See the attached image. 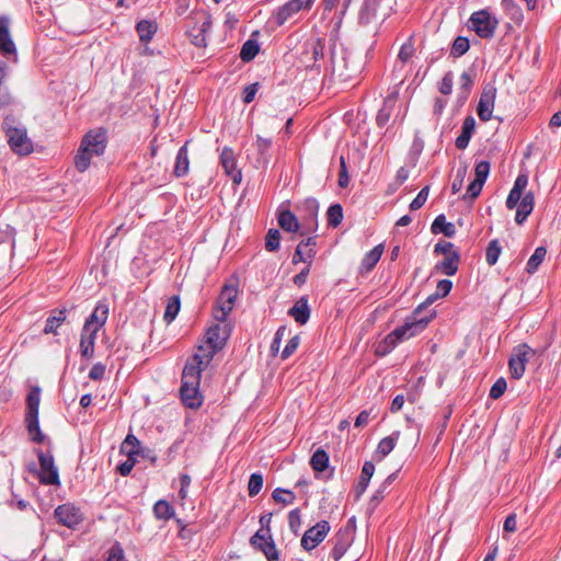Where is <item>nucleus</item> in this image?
I'll use <instances>...</instances> for the list:
<instances>
[{"label": "nucleus", "mask_w": 561, "mask_h": 561, "mask_svg": "<svg viewBox=\"0 0 561 561\" xmlns=\"http://www.w3.org/2000/svg\"><path fill=\"white\" fill-rule=\"evenodd\" d=\"M237 296L238 290L234 286L226 285L221 289L213 311L217 323L206 331L204 343L197 346L195 354L191 357L194 363L209 366L215 354L224 347L230 334L227 317L233 309Z\"/></svg>", "instance_id": "f257e3e1"}, {"label": "nucleus", "mask_w": 561, "mask_h": 561, "mask_svg": "<svg viewBox=\"0 0 561 561\" xmlns=\"http://www.w3.org/2000/svg\"><path fill=\"white\" fill-rule=\"evenodd\" d=\"M108 318V306L98 302L93 312L85 320L80 335V354L90 359L94 355V345L98 332L104 327Z\"/></svg>", "instance_id": "f03ea898"}, {"label": "nucleus", "mask_w": 561, "mask_h": 561, "mask_svg": "<svg viewBox=\"0 0 561 561\" xmlns=\"http://www.w3.org/2000/svg\"><path fill=\"white\" fill-rule=\"evenodd\" d=\"M207 367L194 363L190 358L183 368L180 394L183 404L190 409H198L203 403V396L199 391L201 374Z\"/></svg>", "instance_id": "7ed1b4c3"}, {"label": "nucleus", "mask_w": 561, "mask_h": 561, "mask_svg": "<svg viewBox=\"0 0 561 561\" xmlns=\"http://www.w3.org/2000/svg\"><path fill=\"white\" fill-rule=\"evenodd\" d=\"M106 147V133L102 129L91 130L82 138L80 147L75 156V165L78 171H85L93 157L101 156Z\"/></svg>", "instance_id": "20e7f679"}, {"label": "nucleus", "mask_w": 561, "mask_h": 561, "mask_svg": "<svg viewBox=\"0 0 561 561\" xmlns=\"http://www.w3.org/2000/svg\"><path fill=\"white\" fill-rule=\"evenodd\" d=\"M39 398L41 392L39 388L35 387L32 388L31 391L27 394L26 398V414H25V422L28 430V433L31 435V438L35 443H43L45 439L44 434L39 430V422H38V409H39Z\"/></svg>", "instance_id": "39448f33"}, {"label": "nucleus", "mask_w": 561, "mask_h": 561, "mask_svg": "<svg viewBox=\"0 0 561 561\" xmlns=\"http://www.w3.org/2000/svg\"><path fill=\"white\" fill-rule=\"evenodd\" d=\"M471 28L481 38H491L499 25L495 16L491 15L486 10L473 12L470 16Z\"/></svg>", "instance_id": "423d86ee"}, {"label": "nucleus", "mask_w": 561, "mask_h": 561, "mask_svg": "<svg viewBox=\"0 0 561 561\" xmlns=\"http://www.w3.org/2000/svg\"><path fill=\"white\" fill-rule=\"evenodd\" d=\"M535 355V351L527 344H519L513 348L508 360V369L512 378L520 379L525 373L526 364Z\"/></svg>", "instance_id": "0eeeda50"}, {"label": "nucleus", "mask_w": 561, "mask_h": 561, "mask_svg": "<svg viewBox=\"0 0 561 561\" xmlns=\"http://www.w3.org/2000/svg\"><path fill=\"white\" fill-rule=\"evenodd\" d=\"M434 314L435 313L432 311L430 316L424 318L413 317L412 321L405 322L402 327L396 328L390 333L398 343L413 337L426 328L428 322L433 319Z\"/></svg>", "instance_id": "6e6552de"}, {"label": "nucleus", "mask_w": 561, "mask_h": 561, "mask_svg": "<svg viewBox=\"0 0 561 561\" xmlns=\"http://www.w3.org/2000/svg\"><path fill=\"white\" fill-rule=\"evenodd\" d=\"M353 540L354 531L351 528L344 527L339 529L329 541L332 545L331 558L334 561H340L351 547Z\"/></svg>", "instance_id": "1a4fd4ad"}, {"label": "nucleus", "mask_w": 561, "mask_h": 561, "mask_svg": "<svg viewBox=\"0 0 561 561\" xmlns=\"http://www.w3.org/2000/svg\"><path fill=\"white\" fill-rule=\"evenodd\" d=\"M331 527L329 522L321 520L310 527L301 538V546L305 550L310 551L321 543L328 536Z\"/></svg>", "instance_id": "9d476101"}, {"label": "nucleus", "mask_w": 561, "mask_h": 561, "mask_svg": "<svg viewBox=\"0 0 561 561\" xmlns=\"http://www.w3.org/2000/svg\"><path fill=\"white\" fill-rule=\"evenodd\" d=\"M325 43L322 38H312L305 43V50L300 56V61L307 68H314L317 61L324 57Z\"/></svg>", "instance_id": "9b49d317"}, {"label": "nucleus", "mask_w": 561, "mask_h": 561, "mask_svg": "<svg viewBox=\"0 0 561 561\" xmlns=\"http://www.w3.org/2000/svg\"><path fill=\"white\" fill-rule=\"evenodd\" d=\"M37 457L41 466V472H39V481L43 484H54L58 485L60 483L59 481V474L58 470L55 467L54 458L50 454H45L42 450L37 451Z\"/></svg>", "instance_id": "f8f14e48"}, {"label": "nucleus", "mask_w": 561, "mask_h": 561, "mask_svg": "<svg viewBox=\"0 0 561 561\" xmlns=\"http://www.w3.org/2000/svg\"><path fill=\"white\" fill-rule=\"evenodd\" d=\"M314 0H289L279 7L275 13L274 19L278 26L286 23L291 16L297 14L304 9H310Z\"/></svg>", "instance_id": "ddd939ff"}, {"label": "nucleus", "mask_w": 561, "mask_h": 561, "mask_svg": "<svg viewBox=\"0 0 561 561\" xmlns=\"http://www.w3.org/2000/svg\"><path fill=\"white\" fill-rule=\"evenodd\" d=\"M496 98V88L493 84H486L480 95L477 113L482 122H489L492 118L494 103Z\"/></svg>", "instance_id": "4468645a"}, {"label": "nucleus", "mask_w": 561, "mask_h": 561, "mask_svg": "<svg viewBox=\"0 0 561 561\" xmlns=\"http://www.w3.org/2000/svg\"><path fill=\"white\" fill-rule=\"evenodd\" d=\"M8 142L11 149L19 154H28L32 149V141L24 128H9L7 130Z\"/></svg>", "instance_id": "2eb2a0df"}, {"label": "nucleus", "mask_w": 561, "mask_h": 561, "mask_svg": "<svg viewBox=\"0 0 561 561\" xmlns=\"http://www.w3.org/2000/svg\"><path fill=\"white\" fill-rule=\"evenodd\" d=\"M55 516L61 525L68 528H75L83 519L80 508L70 503L59 505L55 510Z\"/></svg>", "instance_id": "dca6fc26"}, {"label": "nucleus", "mask_w": 561, "mask_h": 561, "mask_svg": "<svg viewBox=\"0 0 561 561\" xmlns=\"http://www.w3.org/2000/svg\"><path fill=\"white\" fill-rule=\"evenodd\" d=\"M263 529L256 531L250 539V542L256 549H260L268 561H278V551L270 534H262Z\"/></svg>", "instance_id": "f3484780"}, {"label": "nucleus", "mask_w": 561, "mask_h": 561, "mask_svg": "<svg viewBox=\"0 0 561 561\" xmlns=\"http://www.w3.org/2000/svg\"><path fill=\"white\" fill-rule=\"evenodd\" d=\"M263 529L256 531L250 539V542L256 549H260L268 561H278V551L270 534H262Z\"/></svg>", "instance_id": "a211bd4d"}, {"label": "nucleus", "mask_w": 561, "mask_h": 561, "mask_svg": "<svg viewBox=\"0 0 561 561\" xmlns=\"http://www.w3.org/2000/svg\"><path fill=\"white\" fill-rule=\"evenodd\" d=\"M263 529L256 531L250 539V542L256 549H260L268 561H278V551L270 534H262Z\"/></svg>", "instance_id": "6ab92c4d"}, {"label": "nucleus", "mask_w": 561, "mask_h": 561, "mask_svg": "<svg viewBox=\"0 0 561 561\" xmlns=\"http://www.w3.org/2000/svg\"><path fill=\"white\" fill-rule=\"evenodd\" d=\"M220 164L225 173L232 180L234 184H240L242 173L237 168V158L232 149L225 147L220 153Z\"/></svg>", "instance_id": "aec40b11"}, {"label": "nucleus", "mask_w": 561, "mask_h": 561, "mask_svg": "<svg viewBox=\"0 0 561 561\" xmlns=\"http://www.w3.org/2000/svg\"><path fill=\"white\" fill-rule=\"evenodd\" d=\"M9 26L10 19L7 16H0V53L3 55L15 51V45L11 38Z\"/></svg>", "instance_id": "412c9836"}, {"label": "nucleus", "mask_w": 561, "mask_h": 561, "mask_svg": "<svg viewBox=\"0 0 561 561\" xmlns=\"http://www.w3.org/2000/svg\"><path fill=\"white\" fill-rule=\"evenodd\" d=\"M288 314L299 324H305L310 318V308L307 297H300L288 310Z\"/></svg>", "instance_id": "4be33fe9"}, {"label": "nucleus", "mask_w": 561, "mask_h": 561, "mask_svg": "<svg viewBox=\"0 0 561 561\" xmlns=\"http://www.w3.org/2000/svg\"><path fill=\"white\" fill-rule=\"evenodd\" d=\"M535 205V195L533 192H527L522 201L518 203L515 220L518 225H523L527 217L531 214Z\"/></svg>", "instance_id": "5701e85b"}, {"label": "nucleus", "mask_w": 561, "mask_h": 561, "mask_svg": "<svg viewBox=\"0 0 561 561\" xmlns=\"http://www.w3.org/2000/svg\"><path fill=\"white\" fill-rule=\"evenodd\" d=\"M383 253V244L376 245L373 250L367 252L358 267L360 274L369 273L376 264L379 262L381 255Z\"/></svg>", "instance_id": "b1692460"}, {"label": "nucleus", "mask_w": 561, "mask_h": 561, "mask_svg": "<svg viewBox=\"0 0 561 561\" xmlns=\"http://www.w3.org/2000/svg\"><path fill=\"white\" fill-rule=\"evenodd\" d=\"M476 122L471 116L466 117L462 124L461 134L456 138L455 145L458 149H466L474 130Z\"/></svg>", "instance_id": "393cba45"}, {"label": "nucleus", "mask_w": 561, "mask_h": 561, "mask_svg": "<svg viewBox=\"0 0 561 561\" xmlns=\"http://www.w3.org/2000/svg\"><path fill=\"white\" fill-rule=\"evenodd\" d=\"M396 102H397V93H391L390 95H388L385 99L383 104H382L381 108L378 111V114L376 117V122L379 127H383L389 122Z\"/></svg>", "instance_id": "a878e982"}, {"label": "nucleus", "mask_w": 561, "mask_h": 561, "mask_svg": "<svg viewBox=\"0 0 561 561\" xmlns=\"http://www.w3.org/2000/svg\"><path fill=\"white\" fill-rule=\"evenodd\" d=\"M190 169V160H188V150H187V142L183 145L178 153H176V160L174 165V175L176 178L184 176L187 174Z\"/></svg>", "instance_id": "bb28decb"}, {"label": "nucleus", "mask_w": 561, "mask_h": 561, "mask_svg": "<svg viewBox=\"0 0 561 561\" xmlns=\"http://www.w3.org/2000/svg\"><path fill=\"white\" fill-rule=\"evenodd\" d=\"M460 263V254H451L445 256L443 261L438 262L435 266L436 271L445 275L453 276L457 273Z\"/></svg>", "instance_id": "cd10ccee"}, {"label": "nucleus", "mask_w": 561, "mask_h": 561, "mask_svg": "<svg viewBox=\"0 0 561 561\" xmlns=\"http://www.w3.org/2000/svg\"><path fill=\"white\" fill-rule=\"evenodd\" d=\"M432 232L434 234L443 233L445 237L451 238L456 233L455 225L447 222L444 215H438L432 224Z\"/></svg>", "instance_id": "c85d7f7f"}, {"label": "nucleus", "mask_w": 561, "mask_h": 561, "mask_svg": "<svg viewBox=\"0 0 561 561\" xmlns=\"http://www.w3.org/2000/svg\"><path fill=\"white\" fill-rule=\"evenodd\" d=\"M399 436L400 432L397 431L393 432L390 436L382 438L377 446L376 455L380 459L389 455L393 450Z\"/></svg>", "instance_id": "c756f323"}, {"label": "nucleus", "mask_w": 561, "mask_h": 561, "mask_svg": "<svg viewBox=\"0 0 561 561\" xmlns=\"http://www.w3.org/2000/svg\"><path fill=\"white\" fill-rule=\"evenodd\" d=\"M278 224L282 229L288 232H297L299 230L298 219L290 210H284L278 215Z\"/></svg>", "instance_id": "7c9ffc66"}, {"label": "nucleus", "mask_w": 561, "mask_h": 561, "mask_svg": "<svg viewBox=\"0 0 561 561\" xmlns=\"http://www.w3.org/2000/svg\"><path fill=\"white\" fill-rule=\"evenodd\" d=\"M141 450L140 442L138 438L133 435L128 434L121 446V451L125 454L127 457L131 458V456L139 455Z\"/></svg>", "instance_id": "2f4dec72"}, {"label": "nucleus", "mask_w": 561, "mask_h": 561, "mask_svg": "<svg viewBox=\"0 0 561 561\" xmlns=\"http://www.w3.org/2000/svg\"><path fill=\"white\" fill-rule=\"evenodd\" d=\"M310 465L316 472H323L329 465V455L321 448L317 449L311 456Z\"/></svg>", "instance_id": "473e14b6"}, {"label": "nucleus", "mask_w": 561, "mask_h": 561, "mask_svg": "<svg viewBox=\"0 0 561 561\" xmlns=\"http://www.w3.org/2000/svg\"><path fill=\"white\" fill-rule=\"evenodd\" d=\"M136 30L140 41L144 43H148L151 41L153 34L156 33L157 26L150 21L142 20L137 23Z\"/></svg>", "instance_id": "72a5a7b5"}, {"label": "nucleus", "mask_w": 561, "mask_h": 561, "mask_svg": "<svg viewBox=\"0 0 561 561\" xmlns=\"http://www.w3.org/2000/svg\"><path fill=\"white\" fill-rule=\"evenodd\" d=\"M379 3L377 0H365L364 5L359 12V21L363 24H368L371 18L376 14Z\"/></svg>", "instance_id": "f704fd0d"}, {"label": "nucleus", "mask_w": 561, "mask_h": 561, "mask_svg": "<svg viewBox=\"0 0 561 561\" xmlns=\"http://www.w3.org/2000/svg\"><path fill=\"white\" fill-rule=\"evenodd\" d=\"M66 320V309L56 311V313L46 320L44 333H56L58 327Z\"/></svg>", "instance_id": "c9c22d12"}, {"label": "nucleus", "mask_w": 561, "mask_h": 561, "mask_svg": "<svg viewBox=\"0 0 561 561\" xmlns=\"http://www.w3.org/2000/svg\"><path fill=\"white\" fill-rule=\"evenodd\" d=\"M180 297L179 296H172L168 299V304L165 307L163 319L167 323H171L178 316L180 311Z\"/></svg>", "instance_id": "e433bc0d"}, {"label": "nucleus", "mask_w": 561, "mask_h": 561, "mask_svg": "<svg viewBox=\"0 0 561 561\" xmlns=\"http://www.w3.org/2000/svg\"><path fill=\"white\" fill-rule=\"evenodd\" d=\"M375 472V466L371 461H365L362 468L359 481H358V490L359 493L364 492Z\"/></svg>", "instance_id": "4c0bfd02"}, {"label": "nucleus", "mask_w": 561, "mask_h": 561, "mask_svg": "<svg viewBox=\"0 0 561 561\" xmlns=\"http://www.w3.org/2000/svg\"><path fill=\"white\" fill-rule=\"evenodd\" d=\"M547 254V250L543 247H538L533 255L529 257L527 262L526 270L529 274H533L537 271L538 266L542 263L545 260V256Z\"/></svg>", "instance_id": "58836bf2"}, {"label": "nucleus", "mask_w": 561, "mask_h": 561, "mask_svg": "<svg viewBox=\"0 0 561 561\" xmlns=\"http://www.w3.org/2000/svg\"><path fill=\"white\" fill-rule=\"evenodd\" d=\"M259 49L260 47L257 43L255 41L249 39L242 45L240 58L243 61H250L256 56Z\"/></svg>", "instance_id": "ea45409f"}, {"label": "nucleus", "mask_w": 561, "mask_h": 561, "mask_svg": "<svg viewBox=\"0 0 561 561\" xmlns=\"http://www.w3.org/2000/svg\"><path fill=\"white\" fill-rule=\"evenodd\" d=\"M316 251L313 249L306 250L302 248V244H298L296 251L293 256V263L297 264L299 262H305L307 264H311V260L314 257Z\"/></svg>", "instance_id": "a19ab883"}, {"label": "nucleus", "mask_w": 561, "mask_h": 561, "mask_svg": "<svg viewBox=\"0 0 561 561\" xmlns=\"http://www.w3.org/2000/svg\"><path fill=\"white\" fill-rule=\"evenodd\" d=\"M328 221L332 227H337L343 219V209L340 204H333L328 209Z\"/></svg>", "instance_id": "79ce46f5"}, {"label": "nucleus", "mask_w": 561, "mask_h": 561, "mask_svg": "<svg viewBox=\"0 0 561 561\" xmlns=\"http://www.w3.org/2000/svg\"><path fill=\"white\" fill-rule=\"evenodd\" d=\"M501 254V245L499 243L497 240H492L488 248H486V252H485V260L488 262L489 265H494L497 260H499V256Z\"/></svg>", "instance_id": "37998d69"}, {"label": "nucleus", "mask_w": 561, "mask_h": 561, "mask_svg": "<svg viewBox=\"0 0 561 561\" xmlns=\"http://www.w3.org/2000/svg\"><path fill=\"white\" fill-rule=\"evenodd\" d=\"M193 19L199 23V26L197 28V31L202 34H206L210 27H211V16L209 13L207 12H197L194 14Z\"/></svg>", "instance_id": "c03bdc74"}, {"label": "nucleus", "mask_w": 561, "mask_h": 561, "mask_svg": "<svg viewBox=\"0 0 561 561\" xmlns=\"http://www.w3.org/2000/svg\"><path fill=\"white\" fill-rule=\"evenodd\" d=\"M154 515L159 519H169L173 515V510L167 501H158L153 506Z\"/></svg>", "instance_id": "a18cd8bd"}, {"label": "nucleus", "mask_w": 561, "mask_h": 561, "mask_svg": "<svg viewBox=\"0 0 561 561\" xmlns=\"http://www.w3.org/2000/svg\"><path fill=\"white\" fill-rule=\"evenodd\" d=\"M272 497L277 503L291 504L295 500V494L285 489L277 488L273 491Z\"/></svg>", "instance_id": "49530a36"}, {"label": "nucleus", "mask_w": 561, "mask_h": 561, "mask_svg": "<svg viewBox=\"0 0 561 561\" xmlns=\"http://www.w3.org/2000/svg\"><path fill=\"white\" fill-rule=\"evenodd\" d=\"M263 488V476L261 473H252L248 483V491L250 496H255Z\"/></svg>", "instance_id": "de8ad7c7"}, {"label": "nucleus", "mask_w": 561, "mask_h": 561, "mask_svg": "<svg viewBox=\"0 0 561 561\" xmlns=\"http://www.w3.org/2000/svg\"><path fill=\"white\" fill-rule=\"evenodd\" d=\"M280 233L276 229H270L265 238V249L276 251L279 248Z\"/></svg>", "instance_id": "09e8293b"}, {"label": "nucleus", "mask_w": 561, "mask_h": 561, "mask_svg": "<svg viewBox=\"0 0 561 561\" xmlns=\"http://www.w3.org/2000/svg\"><path fill=\"white\" fill-rule=\"evenodd\" d=\"M470 47L469 41L466 37L458 36L451 46V55L459 57L468 51Z\"/></svg>", "instance_id": "8fccbe9b"}, {"label": "nucleus", "mask_w": 561, "mask_h": 561, "mask_svg": "<svg viewBox=\"0 0 561 561\" xmlns=\"http://www.w3.org/2000/svg\"><path fill=\"white\" fill-rule=\"evenodd\" d=\"M434 253L436 254H444L445 256L451 255V254H459V252L456 250L454 243L448 241H439L434 247Z\"/></svg>", "instance_id": "3c124183"}, {"label": "nucleus", "mask_w": 561, "mask_h": 561, "mask_svg": "<svg viewBox=\"0 0 561 561\" xmlns=\"http://www.w3.org/2000/svg\"><path fill=\"white\" fill-rule=\"evenodd\" d=\"M466 175H467V165H462V167L457 169L455 179H454V181L451 183V192L454 194L460 192Z\"/></svg>", "instance_id": "603ef678"}, {"label": "nucleus", "mask_w": 561, "mask_h": 561, "mask_svg": "<svg viewBox=\"0 0 561 561\" xmlns=\"http://www.w3.org/2000/svg\"><path fill=\"white\" fill-rule=\"evenodd\" d=\"M490 173V163L488 161H480L476 164L474 175L477 180H480L482 183H485Z\"/></svg>", "instance_id": "864d4df0"}, {"label": "nucleus", "mask_w": 561, "mask_h": 561, "mask_svg": "<svg viewBox=\"0 0 561 561\" xmlns=\"http://www.w3.org/2000/svg\"><path fill=\"white\" fill-rule=\"evenodd\" d=\"M288 525L294 534H298L301 525V516L299 508H295L288 514Z\"/></svg>", "instance_id": "5fc2aeb1"}, {"label": "nucleus", "mask_w": 561, "mask_h": 561, "mask_svg": "<svg viewBox=\"0 0 561 561\" xmlns=\"http://www.w3.org/2000/svg\"><path fill=\"white\" fill-rule=\"evenodd\" d=\"M302 206H304L305 210L308 213V215L310 216L311 220L316 221L318 211H319L318 201L313 197H309V198L305 199V202L302 203Z\"/></svg>", "instance_id": "6e6d98bb"}, {"label": "nucleus", "mask_w": 561, "mask_h": 561, "mask_svg": "<svg viewBox=\"0 0 561 561\" xmlns=\"http://www.w3.org/2000/svg\"><path fill=\"white\" fill-rule=\"evenodd\" d=\"M428 192H430V188L428 186H425L423 187L419 194L416 195V197L411 202L410 204V209L411 210H417L420 209L426 202L427 197H428Z\"/></svg>", "instance_id": "4d7b16f0"}, {"label": "nucleus", "mask_w": 561, "mask_h": 561, "mask_svg": "<svg viewBox=\"0 0 561 561\" xmlns=\"http://www.w3.org/2000/svg\"><path fill=\"white\" fill-rule=\"evenodd\" d=\"M507 387L506 380L504 378H499L490 390V397L492 399H499L503 396Z\"/></svg>", "instance_id": "13d9d810"}, {"label": "nucleus", "mask_w": 561, "mask_h": 561, "mask_svg": "<svg viewBox=\"0 0 561 561\" xmlns=\"http://www.w3.org/2000/svg\"><path fill=\"white\" fill-rule=\"evenodd\" d=\"M339 185L340 187H347L350 183V176L347 173L345 158L343 156L340 157V172H339Z\"/></svg>", "instance_id": "bf43d9fd"}, {"label": "nucleus", "mask_w": 561, "mask_h": 561, "mask_svg": "<svg viewBox=\"0 0 561 561\" xmlns=\"http://www.w3.org/2000/svg\"><path fill=\"white\" fill-rule=\"evenodd\" d=\"M483 184L484 183H482L480 180L474 179L469 184V186L467 188V193L463 196V198H467V197H469L470 199L477 198L480 195L481 191H482Z\"/></svg>", "instance_id": "052dcab7"}, {"label": "nucleus", "mask_w": 561, "mask_h": 561, "mask_svg": "<svg viewBox=\"0 0 561 561\" xmlns=\"http://www.w3.org/2000/svg\"><path fill=\"white\" fill-rule=\"evenodd\" d=\"M299 343H300L299 336L298 335L293 336L287 342L286 346L284 347V350L282 352V358L287 359L289 356H291L296 352Z\"/></svg>", "instance_id": "680f3d73"}, {"label": "nucleus", "mask_w": 561, "mask_h": 561, "mask_svg": "<svg viewBox=\"0 0 561 561\" xmlns=\"http://www.w3.org/2000/svg\"><path fill=\"white\" fill-rule=\"evenodd\" d=\"M288 333V330L286 327H279L278 330L276 331L275 335H274V339H273V342L271 344V352L272 353H277L279 351V347H280V343H282V340L283 337Z\"/></svg>", "instance_id": "e2e57ef3"}, {"label": "nucleus", "mask_w": 561, "mask_h": 561, "mask_svg": "<svg viewBox=\"0 0 561 561\" xmlns=\"http://www.w3.org/2000/svg\"><path fill=\"white\" fill-rule=\"evenodd\" d=\"M414 51L415 49L413 44L411 42H407L401 46L398 57L402 62H407L412 58Z\"/></svg>", "instance_id": "0e129e2a"}, {"label": "nucleus", "mask_w": 561, "mask_h": 561, "mask_svg": "<svg viewBox=\"0 0 561 561\" xmlns=\"http://www.w3.org/2000/svg\"><path fill=\"white\" fill-rule=\"evenodd\" d=\"M523 193L522 191H518L517 188H512L507 198H506V207L508 209H513L515 208L518 203L522 201L523 198Z\"/></svg>", "instance_id": "69168bd1"}, {"label": "nucleus", "mask_w": 561, "mask_h": 561, "mask_svg": "<svg viewBox=\"0 0 561 561\" xmlns=\"http://www.w3.org/2000/svg\"><path fill=\"white\" fill-rule=\"evenodd\" d=\"M106 367L102 363H96L92 366V368L89 371V378L92 380H102L105 375Z\"/></svg>", "instance_id": "338daca9"}, {"label": "nucleus", "mask_w": 561, "mask_h": 561, "mask_svg": "<svg viewBox=\"0 0 561 561\" xmlns=\"http://www.w3.org/2000/svg\"><path fill=\"white\" fill-rule=\"evenodd\" d=\"M453 84H454L453 73L451 72H447L443 77V79L440 81V84H439L440 93H443L445 95L450 94L451 91H453Z\"/></svg>", "instance_id": "774afa93"}]
</instances>
